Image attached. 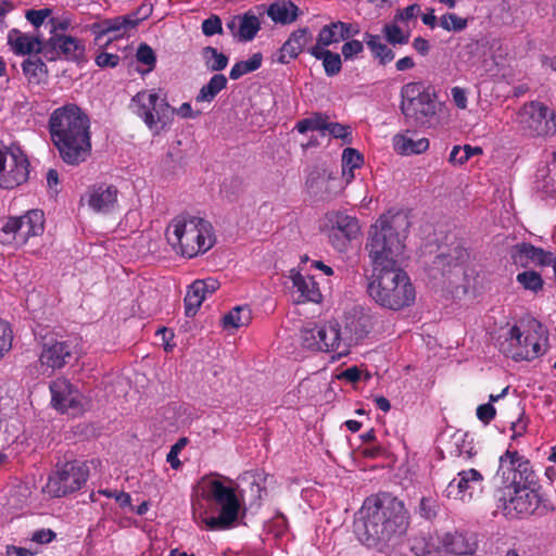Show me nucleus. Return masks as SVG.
Here are the masks:
<instances>
[{
	"mask_svg": "<svg viewBox=\"0 0 556 556\" xmlns=\"http://www.w3.org/2000/svg\"><path fill=\"white\" fill-rule=\"evenodd\" d=\"M51 13V9L45 8L41 10H28L25 16L35 27H39Z\"/></svg>",
	"mask_w": 556,
	"mask_h": 556,
	"instance_id": "56",
	"label": "nucleus"
},
{
	"mask_svg": "<svg viewBox=\"0 0 556 556\" xmlns=\"http://www.w3.org/2000/svg\"><path fill=\"white\" fill-rule=\"evenodd\" d=\"M22 67L25 76L31 84H39L48 73L47 65L38 56L26 59Z\"/></svg>",
	"mask_w": 556,
	"mask_h": 556,
	"instance_id": "38",
	"label": "nucleus"
},
{
	"mask_svg": "<svg viewBox=\"0 0 556 556\" xmlns=\"http://www.w3.org/2000/svg\"><path fill=\"white\" fill-rule=\"evenodd\" d=\"M359 515L355 532L368 547L399 542L409 526V515L404 503L389 493L367 497Z\"/></svg>",
	"mask_w": 556,
	"mask_h": 556,
	"instance_id": "2",
	"label": "nucleus"
},
{
	"mask_svg": "<svg viewBox=\"0 0 556 556\" xmlns=\"http://www.w3.org/2000/svg\"><path fill=\"white\" fill-rule=\"evenodd\" d=\"M323 66L327 76L332 77L338 75L342 70L341 56L332 51L326 53L323 60Z\"/></svg>",
	"mask_w": 556,
	"mask_h": 556,
	"instance_id": "48",
	"label": "nucleus"
},
{
	"mask_svg": "<svg viewBox=\"0 0 556 556\" xmlns=\"http://www.w3.org/2000/svg\"><path fill=\"white\" fill-rule=\"evenodd\" d=\"M452 97L453 101L455 102L456 106L464 110L467 108V96L465 89L460 87H454L452 88Z\"/></svg>",
	"mask_w": 556,
	"mask_h": 556,
	"instance_id": "64",
	"label": "nucleus"
},
{
	"mask_svg": "<svg viewBox=\"0 0 556 556\" xmlns=\"http://www.w3.org/2000/svg\"><path fill=\"white\" fill-rule=\"evenodd\" d=\"M446 552L455 555H467L475 552V542L468 540L463 533H446L443 538Z\"/></svg>",
	"mask_w": 556,
	"mask_h": 556,
	"instance_id": "33",
	"label": "nucleus"
},
{
	"mask_svg": "<svg viewBox=\"0 0 556 556\" xmlns=\"http://www.w3.org/2000/svg\"><path fill=\"white\" fill-rule=\"evenodd\" d=\"M330 229V239L338 250L342 251L348 243L357 238L361 232V226L356 217L343 212H331L327 215Z\"/></svg>",
	"mask_w": 556,
	"mask_h": 556,
	"instance_id": "17",
	"label": "nucleus"
},
{
	"mask_svg": "<svg viewBox=\"0 0 556 556\" xmlns=\"http://www.w3.org/2000/svg\"><path fill=\"white\" fill-rule=\"evenodd\" d=\"M293 287L300 293L298 302L311 301V302H319L321 299V293L317 283L313 279V277L307 276L304 277L300 273H294L291 275Z\"/></svg>",
	"mask_w": 556,
	"mask_h": 556,
	"instance_id": "29",
	"label": "nucleus"
},
{
	"mask_svg": "<svg viewBox=\"0 0 556 556\" xmlns=\"http://www.w3.org/2000/svg\"><path fill=\"white\" fill-rule=\"evenodd\" d=\"M364 51V40H356L352 39L346 41L342 48L341 52L344 58V60H353L358 54H361Z\"/></svg>",
	"mask_w": 556,
	"mask_h": 556,
	"instance_id": "53",
	"label": "nucleus"
},
{
	"mask_svg": "<svg viewBox=\"0 0 556 556\" xmlns=\"http://www.w3.org/2000/svg\"><path fill=\"white\" fill-rule=\"evenodd\" d=\"M202 31L205 36L223 34L222 20L218 15H211L202 22Z\"/></svg>",
	"mask_w": 556,
	"mask_h": 556,
	"instance_id": "54",
	"label": "nucleus"
},
{
	"mask_svg": "<svg viewBox=\"0 0 556 556\" xmlns=\"http://www.w3.org/2000/svg\"><path fill=\"white\" fill-rule=\"evenodd\" d=\"M242 190L243 182L239 177H230L222 185V192L230 200H235Z\"/></svg>",
	"mask_w": 556,
	"mask_h": 556,
	"instance_id": "51",
	"label": "nucleus"
},
{
	"mask_svg": "<svg viewBox=\"0 0 556 556\" xmlns=\"http://www.w3.org/2000/svg\"><path fill=\"white\" fill-rule=\"evenodd\" d=\"M363 164L362 154L353 148H346L342 153V174L346 175V168L350 167V172L355 168H359Z\"/></svg>",
	"mask_w": 556,
	"mask_h": 556,
	"instance_id": "46",
	"label": "nucleus"
},
{
	"mask_svg": "<svg viewBox=\"0 0 556 556\" xmlns=\"http://www.w3.org/2000/svg\"><path fill=\"white\" fill-rule=\"evenodd\" d=\"M261 28L258 17L251 11L239 15V30L237 35L242 41H251Z\"/></svg>",
	"mask_w": 556,
	"mask_h": 556,
	"instance_id": "36",
	"label": "nucleus"
},
{
	"mask_svg": "<svg viewBox=\"0 0 556 556\" xmlns=\"http://www.w3.org/2000/svg\"><path fill=\"white\" fill-rule=\"evenodd\" d=\"M74 346L66 341H58L53 338L46 340L39 355L42 374L53 372L67 365L74 358Z\"/></svg>",
	"mask_w": 556,
	"mask_h": 556,
	"instance_id": "18",
	"label": "nucleus"
},
{
	"mask_svg": "<svg viewBox=\"0 0 556 556\" xmlns=\"http://www.w3.org/2000/svg\"><path fill=\"white\" fill-rule=\"evenodd\" d=\"M201 53L206 68L211 72H220L228 64V56L214 47H204Z\"/></svg>",
	"mask_w": 556,
	"mask_h": 556,
	"instance_id": "39",
	"label": "nucleus"
},
{
	"mask_svg": "<svg viewBox=\"0 0 556 556\" xmlns=\"http://www.w3.org/2000/svg\"><path fill=\"white\" fill-rule=\"evenodd\" d=\"M227 78L224 74H214L207 84L203 85L195 97L197 102H212L215 97L227 87Z\"/></svg>",
	"mask_w": 556,
	"mask_h": 556,
	"instance_id": "35",
	"label": "nucleus"
},
{
	"mask_svg": "<svg viewBox=\"0 0 556 556\" xmlns=\"http://www.w3.org/2000/svg\"><path fill=\"white\" fill-rule=\"evenodd\" d=\"M511 260L516 265L528 266L530 262L540 265H547L551 260V252L535 248L530 243L516 244L511 250Z\"/></svg>",
	"mask_w": 556,
	"mask_h": 556,
	"instance_id": "27",
	"label": "nucleus"
},
{
	"mask_svg": "<svg viewBox=\"0 0 556 556\" xmlns=\"http://www.w3.org/2000/svg\"><path fill=\"white\" fill-rule=\"evenodd\" d=\"M508 348L502 346L503 351L514 359H533L542 353L541 344L533 336H522L517 326H514L508 332Z\"/></svg>",
	"mask_w": 556,
	"mask_h": 556,
	"instance_id": "19",
	"label": "nucleus"
},
{
	"mask_svg": "<svg viewBox=\"0 0 556 556\" xmlns=\"http://www.w3.org/2000/svg\"><path fill=\"white\" fill-rule=\"evenodd\" d=\"M409 225L407 215L400 212L383 214L371 225L366 250L372 267L399 265Z\"/></svg>",
	"mask_w": 556,
	"mask_h": 556,
	"instance_id": "4",
	"label": "nucleus"
},
{
	"mask_svg": "<svg viewBox=\"0 0 556 556\" xmlns=\"http://www.w3.org/2000/svg\"><path fill=\"white\" fill-rule=\"evenodd\" d=\"M367 292L378 305L393 311L409 306L415 300V289L399 265L372 267Z\"/></svg>",
	"mask_w": 556,
	"mask_h": 556,
	"instance_id": "6",
	"label": "nucleus"
},
{
	"mask_svg": "<svg viewBox=\"0 0 556 556\" xmlns=\"http://www.w3.org/2000/svg\"><path fill=\"white\" fill-rule=\"evenodd\" d=\"M28 161L20 151L0 150V188L12 189L28 178Z\"/></svg>",
	"mask_w": 556,
	"mask_h": 556,
	"instance_id": "13",
	"label": "nucleus"
},
{
	"mask_svg": "<svg viewBox=\"0 0 556 556\" xmlns=\"http://www.w3.org/2000/svg\"><path fill=\"white\" fill-rule=\"evenodd\" d=\"M53 406L61 412L78 414L83 409L81 394L71 382L59 378L50 384Z\"/></svg>",
	"mask_w": 556,
	"mask_h": 556,
	"instance_id": "20",
	"label": "nucleus"
},
{
	"mask_svg": "<svg viewBox=\"0 0 556 556\" xmlns=\"http://www.w3.org/2000/svg\"><path fill=\"white\" fill-rule=\"evenodd\" d=\"M55 538V533L50 529H41L34 532L31 540L36 543L45 544L51 542Z\"/></svg>",
	"mask_w": 556,
	"mask_h": 556,
	"instance_id": "63",
	"label": "nucleus"
},
{
	"mask_svg": "<svg viewBox=\"0 0 556 556\" xmlns=\"http://www.w3.org/2000/svg\"><path fill=\"white\" fill-rule=\"evenodd\" d=\"M375 325V317L369 309L363 306H353L344 312L341 334L344 342V351H350L352 345L358 344L365 339Z\"/></svg>",
	"mask_w": 556,
	"mask_h": 556,
	"instance_id": "12",
	"label": "nucleus"
},
{
	"mask_svg": "<svg viewBox=\"0 0 556 556\" xmlns=\"http://www.w3.org/2000/svg\"><path fill=\"white\" fill-rule=\"evenodd\" d=\"M458 485L462 486L466 496L471 497L472 490L476 485H480L483 481V476L476 469L462 470L458 472Z\"/></svg>",
	"mask_w": 556,
	"mask_h": 556,
	"instance_id": "41",
	"label": "nucleus"
},
{
	"mask_svg": "<svg viewBox=\"0 0 556 556\" xmlns=\"http://www.w3.org/2000/svg\"><path fill=\"white\" fill-rule=\"evenodd\" d=\"M517 281L527 290L538 292L543 288L541 275L533 270H526L517 275Z\"/></svg>",
	"mask_w": 556,
	"mask_h": 556,
	"instance_id": "43",
	"label": "nucleus"
},
{
	"mask_svg": "<svg viewBox=\"0 0 556 556\" xmlns=\"http://www.w3.org/2000/svg\"><path fill=\"white\" fill-rule=\"evenodd\" d=\"M495 414L496 410L491 403L482 404L477 408V416L484 424H489L495 417Z\"/></svg>",
	"mask_w": 556,
	"mask_h": 556,
	"instance_id": "59",
	"label": "nucleus"
},
{
	"mask_svg": "<svg viewBox=\"0 0 556 556\" xmlns=\"http://www.w3.org/2000/svg\"><path fill=\"white\" fill-rule=\"evenodd\" d=\"M323 336H326L325 329H319V325L308 324L301 329V344L307 350L320 351Z\"/></svg>",
	"mask_w": 556,
	"mask_h": 556,
	"instance_id": "37",
	"label": "nucleus"
},
{
	"mask_svg": "<svg viewBox=\"0 0 556 556\" xmlns=\"http://www.w3.org/2000/svg\"><path fill=\"white\" fill-rule=\"evenodd\" d=\"M16 243L23 244L30 237L40 235L43 231V213L33 210L24 216L16 217Z\"/></svg>",
	"mask_w": 556,
	"mask_h": 556,
	"instance_id": "25",
	"label": "nucleus"
},
{
	"mask_svg": "<svg viewBox=\"0 0 556 556\" xmlns=\"http://www.w3.org/2000/svg\"><path fill=\"white\" fill-rule=\"evenodd\" d=\"M445 496L454 500H464L466 497L463 489L458 485L457 478L453 479L445 489Z\"/></svg>",
	"mask_w": 556,
	"mask_h": 556,
	"instance_id": "62",
	"label": "nucleus"
},
{
	"mask_svg": "<svg viewBox=\"0 0 556 556\" xmlns=\"http://www.w3.org/2000/svg\"><path fill=\"white\" fill-rule=\"evenodd\" d=\"M252 320V313L248 306H236L223 316L222 325L225 330H235L248 326Z\"/></svg>",
	"mask_w": 556,
	"mask_h": 556,
	"instance_id": "34",
	"label": "nucleus"
},
{
	"mask_svg": "<svg viewBox=\"0 0 556 556\" xmlns=\"http://www.w3.org/2000/svg\"><path fill=\"white\" fill-rule=\"evenodd\" d=\"M89 469L79 460L66 462L49 478L47 490L54 497L65 496L79 490L86 483Z\"/></svg>",
	"mask_w": 556,
	"mask_h": 556,
	"instance_id": "11",
	"label": "nucleus"
},
{
	"mask_svg": "<svg viewBox=\"0 0 556 556\" xmlns=\"http://www.w3.org/2000/svg\"><path fill=\"white\" fill-rule=\"evenodd\" d=\"M119 56L117 54L102 52L96 58V63L100 67H115L118 64Z\"/></svg>",
	"mask_w": 556,
	"mask_h": 556,
	"instance_id": "60",
	"label": "nucleus"
},
{
	"mask_svg": "<svg viewBox=\"0 0 556 556\" xmlns=\"http://www.w3.org/2000/svg\"><path fill=\"white\" fill-rule=\"evenodd\" d=\"M482 149L480 147H470L468 144L464 147H454L450 154V162L453 164H464L472 155L481 154Z\"/></svg>",
	"mask_w": 556,
	"mask_h": 556,
	"instance_id": "44",
	"label": "nucleus"
},
{
	"mask_svg": "<svg viewBox=\"0 0 556 556\" xmlns=\"http://www.w3.org/2000/svg\"><path fill=\"white\" fill-rule=\"evenodd\" d=\"M305 186L307 192L319 200L330 199L342 190L340 177L326 166H314L309 169Z\"/></svg>",
	"mask_w": 556,
	"mask_h": 556,
	"instance_id": "15",
	"label": "nucleus"
},
{
	"mask_svg": "<svg viewBox=\"0 0 556 556\" xmlns=\"http://www.w3.org/2000/svg\"><path fill=\"white\" fill-rule=\"evenodd\" d=\"M166 238L178 253L189 258L206 252L214 244L212 225L195 216H178L173 219Z\"/></svg>",
	"mask_w": 556,
	"mask_h": 556,
	"instance_id": "7",
	"label": "nucleus"
},
{
	"mask_svg": "<svg viewBox=\"0 0 556 556\" xmlns=\"http://www.w3.org/2000/svg\"><path fill=\"white\" fill-rule=\"evenodd\" d=\"M8 43L16 54L25 55L31 53H41L45 56L46 40L42 41L38 36L23 34L13 28L8 34Z\"/></svg>",
	"mask_w": 556,
	"mask_h": 556,
	"instance_id": "24",
	"label": "nucleus"
},
{
	"mask_svg": "<svg viewBox=\"0 0 556 556\" xmlns=\"http://www.w3.org/2000/svg\"><path fill=\"white\" fill-rule=\"evenodd\" d=\"M520 121L533 136H551L556 134V123L553 112L540 102H530L520 110Z\"/></svg>",
	"mask_w": 556,
	"mask_h": 556,
	"instance_id": "14",
	"label": "nucleus"
},
{
	"mask_svg": "<svg viewBox=\"0 0 556 556\" xmlns=\"http://www.w3.org/2000/svg\"><path fill=\"white\" fill-rule=\"evenodd\" d=\"M263 62V55L261 52L254 53L247 61H239L235 63L232 68L230 70L229 77L232 80H237L245 74L252 73L258 70Z\"/></svg>",
	"mask_w": 556,
	"mask_h": 556,
	"instance_id": "40",
	"label": "nucleus"
},
{
	"mask_svg": "<svg viewBox=\"0 0 556 556\" xmlns=\"http://www.w3.org/2000/svg\"><path fill=\"white\" fill-rule=\"evenodd\" d=\"M16 217H9L0 228V241L10 243L12 240L16 242Z\"/></svg>",
	"mask_w": 556,
	"mask_h": 556,
	"instance_id": "52",
	"label": "nucleus"
},
{
	"mask_svg": "<svg viewBox=\"0 0 556 556\" xmlns=\"http://www.w3.org/2000/svg\"><path fill=\"white\" fill-rule=\"evenodd\" d=\"M326 119V115L316 113L312 117L299 121L295 128L301 134H304L308 130H325Z\"/></svg>",
	"mask_w": 556,
	"mask_h": 556,
	"instance_id": "42",
	"label": "nucleus"
},
{
	"mask_svg": "<svg viewBox=\"0 0 556 556\" xmlns=\"http://www.w3.org/2000/svg\"><path fill=\"white\" fill-rule=\"evenodd\" d=\"M135 27L136 20H134L132 15H124L93 23L90 25V30L94 35L97 43H99L103 37L111 35L105 42L109 43L112 40L123 37L128 30Z\"/></svg>",
	"mask_w": 556,
	"mask_h": 556,
	"instance_id": "21",
	"label": "nucleus"
},
{
	"mask_svg": "<svg viewBox=\"0 0 556 556\" xmlns=\"http://www.w3.org/2000/svg\"><path fill=\"white\" fill-rule=\"evenodd\" d=\"M364 42L367 45L372 56L378 60L380 65H386L394 60L395 54L393 50L381 41L379 35L366 31L364 33Z\"/></svg>",
	"mask_w": 556,
	"mask_h": 556,
	"instance_id": "30",
	"label": "nucleus"
},
{
	"mask_svg": "<svg viewBox=\"0 0 556 556\" xmlns=\"http://www.w3.org/2000/svg\"><path fill=\"white\" fill-rule=\"evenodd\" d=\"M319 329L326 330V336L320 338V340H323L320 342V345H323L320 352H337L339 356L348 354V351H344L341 325L339 323L329 321L324 325H319Z\"/></svg>",
	"mask_w": 556,
	"mask_h": 556,
	"instance_id": "28",
	"label": "nucleus"
},
{
	"mask_svg": "<svg viewBox=\"0 0 556 556\" xmlns=\"http://www.w3.org/2000/svg\"><path fill=\"white\" fill-rule=\"evenodd\" d=\"M12 343V332L7 324H0V357L9 351Z\"/></svg>",
	"mask_w": 556,
	"mask_h": 556,
	"instance_id": "58",
	"label": "nucleus"
},
{
	"mask_svg": "<svg viewBox=\"0 0 556 556\" xmlns=\"http://www.w3.org/2000/svg\"><path fill=\"white\" fill-rule=\"evenodd\" d=\"M325 130H327L332 137L342 139L344 143L352 142V132L350 126L342 125L340 123H328L326 121Z\"/></svg>",
	"mask_w": 556,
	"mask_h": 556,
	"instance_id": "50",
	"label": "nucleus"
},
{
	"mask_svg": "<svg viewBox=\"0 0 556 556\" xmlns=\"http://www.w3.org/2000/svg\"><path fill=\"white\" fill-rule=\"evenodd\" d=\"M312 33L308 27L299 28L292 31L280 49L274 55V61L280 64H289L304 50L312 41Z\"/></svg>",
	"mask_w": 556,
	"mask_h": 556,
	"instance_id": "22",
	"label": "nucleus"
},
{
	"mask_svg": "<svg viewBox=\"0 0 556 556\" xmlns=\"http://www.w3.org/2000/svg\"><path fill=\"white\" fill-rule=\"evenodd\" d=\"M90 121L76 104H66L55 109L49 118V132L61 159L77 165L90 154Z\"/></svg>",
	"mask_w": 556,
	"mask_h": 556,
	"instance_id": "3",
	"label": "nucleus"
},
{
	"mask_svg": "<svg viewBox=\"0 0 556 556\" xmlns=\"http://www.w3.org/2000/svg\"><path fill=\"white\" fill-rule=\"evenodd\" d=\"M202 302L190 291L188 290L185 296V311L188 317H192L197 314L198 308L201 306Z\"/></svg>",
	"mask_w": 556,
	"mask_h": 556,
	"instance_id": "57",
	"label": "nucleus"
},
{
	"mask_svg": "<svg viewBox=\"0 0 556 556\" xmlns=\"http://www.w3.org/2000/svg\"><path fill=\"white\" fill-rule=\"evenodd\" d=\"M203 498L206 508L199 514L193 508V517L211 531L231 529L239 517L245 515V507H242L235 489L226 486L219 480H211L207 483Z\"/></svg>",
	"mask_w": 556,
	"mask_h": 556,
	"instance_id": "5",
	"label": "nucleus"
},
{
	"mask_svg": "<svg viewBox=\"0 0 556 556\" xmlns=\"http://www.w3.org/2000/svg\"><path fill=\"white\" fill-rule=\"evenodd\" d=\"M188 439L180 438L172 447L166 456V460L170 464L172 468L178 469L181 466V462L178 459V454L187 445Z\"/></svg>",
	"mask_w": 556,
	"mask_h": 556,
	"instance_id": "55",
	"label": "nucleus"
},
{
	"mask_svg": "<svg viewBox=\"0 0 556 556\" xmlns=\"http://www.w3.org/2000/svg\"><path fill=\"white\" fill-rule=\"evenodd\" d=\"M497 477L502 485L495 490L497 509L509 518L532 515L541 503L534 490L536 475L530 462L517 451L507 450L498 459Z\"/></svg>",
	"mask_w": 556,
	"mask_h": 556,
	"instance_id": "1",
	"label": "nucleus"
},
{
	"mask_svg": "<svg viewBox=\"0 0 556 556\" xmlns=\"http://www.w3.org/2000/svg\"><path fill=\"white\" fill-rule=\"evenodd\" d=\"M137 61L147 65L148 71L150 72L155 67L156 64V55L153 49L148 46L147 43H141L138 47L137 53H136Z\"/></svg>",
	"mask_w": 556,
	"mask_h": 556,
	"instance_id": "49",
	"label": "nucleus"
},
{
	"mask_svg": "<svg viewBox=\"0 0 556 556\" xmlns=\"http://www.w3.org/2000/svg\"><path fill=\"white\" fill-rule=\"evenodd\" d=\"M468 257L462 240L453 237L450 242L438 245L434 256L426 267L428 276L432 280L452 283V278L462 271Z\"/></svg>",
	"mask_w": 556,
	"mask_h": 556,
	"instance_id": "9",
	"label": "nucleus"
},
{
	"mask_svg": "<svg viewBox=\"0 0 556 556\" xmlns=\"http://www.w3.org/2000/svg\"><path fill=\"white\" fill-rule=\"evenodd\" d=\"M393 147L396 152L403 155L420 154L429 148L427 138L413 139L402 134L393 137Z\"/></svg>",
	"mask_w": 556,
	"mask_h": 556,
	"instance_id": "31",
	"label": "nucleus"
},
{
	"mask_svg": "<svg viewBox=\"0 0 556 556\" xmlns=\"http://www.w3.org/2000/svg\"><path fill=\"white\" fill-rule=\"evenodd\" d=\"M45 59L47 61H55L64 59L72 62H81L85 60V45L81 40L67 36L54 34L45 45Z\"/></svg>",
	"mask_w": 556,
	"mask_h": 556,
	"instance_id": "16",
	"label": "nucleus"
},
{
	"mask_svg": "<svg viewBox=\"0 0 556 556\" xmlns=\"http://www.w3.org/2000/svg\"><path fill=\"white\" fill-rule=\"evenodd\" d=\"M467 24V18L459 17L455 13H446L440 17V26L448 31H462Z\"/></svg>",
	"mask_w": 556,
	"mask_h": 556,
	"instance_id": "47",
	"label": "nucleus"
},
{
	"mask_svg": "<svg viewBox=\"0 0 556 556\" xmlns=\"http://www.w3.org/2000/svg\"><path fill=\"white\" fill-rule=\"evenodd\" d=\"M382 33L387 41L392 46L406 45L409 40V34H404L396 24H386Z\"/></svg>",
	"mask_w": 556,
	"mask_h": 556,
	"instance_id": "45",
	"label": "nucleus"
},
{
	"mask_svg": "<svg viewBox=\"0 0 556 556\" xmlns=\"http://www.w3.org/2000/svg\"><path fill=\"white\" fill-rule=\"evenodd\" d=\"M132 102L137 104L136 114L154 135L165 129L175 114V109L168 104L167 100L153 91L138 92L132 98Z\"/></svg>",
	"mask_w": 556,
	"mask_h": 556,
	"instance_id": "10",
	"label": "nucleus"
},
{
	"mask_svg": "<svg viewBox=\"0 0 556 556\" xmlns=\"http://www.w3.org/2000/svg\"><path fill=\"white\" fill-rule=\"evenodd\" d=\"M419 13H420V5L417 3H414V4L406 7L403 10H400L395 15V20L406 22V21H409V20L416 17Z\"/></svg>",
	"mask_w": 556,
	"mask_h": 556,
	"instance_id": "61",
	"label": "nucleus"
},
{
	"mask_svg": "<svg viewBox=\"0 0 556 556\" xmlns=\"http://www.w3.org/2000/svg\"><path fill=\"white\" fill-rule=\"evenodd\" d=\"M400 109L408 125L424 126L437 114L435 94L421 81H412L401 88Z\"/></svg>",
	"mask_w": 556,
	"mask_h": 556,
	"instance_id": "8",
	"label": "nucleus"
},
{
	"mask_svg": "<svg viewBox=\"0 0 556 556\" xmlns=\"http://www.w3.org/2000/svg\"><path fill=\"white\" fill-rule=\"evenodd\" d=\"M299 8L292 1L276 2L269 5L268 16L276 23L290 24L298 18Z\"/></svg>",
	"mask_w": 556,
	"mask_h": 556,
	"instance_id": "32",
	"label": "nucleus"
},
{
	"mask_svg": "<svg viewBox=\"0 0 556 556\" xmlns=\"http://www.w3.org/2000/svg\"><path fill=\"white\" fill-rule=\"evenodd\" d=\"M359 27L341 21L325 25L319 31V42L325 46L349 40L359 34Z\"/></svg>",
	"mask_w": 556,
	"mask_h": 556,
	"instance_id": "26",
	"label": "nucleus"
},
{
	"mask_svg": "<svg viewBox=\"0 0 556 556\" xmlns=\"http://www.w3.org/2000/svg\"><path fill=\"white\" fill-rule=\"evenodd\" d=\"M117 188L113 185H96L88 191V204L94 212L109 213L117 203Z\"/></svg>",
	"mask_w": 556,
	"mask_h": 556,
	"instance_id": "23",
	"label": "nucleus"
}]
</instances>
